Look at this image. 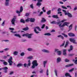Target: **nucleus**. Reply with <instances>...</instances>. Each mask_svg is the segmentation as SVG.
<instances>
[{
    "label": "nucleus",
    "instance_id": "nucleus-1",
    "mask_svg": "<svg viewBox=\"0 0 77 77\" xmlns=\"http://www.w3.org/2000/svg\"><path fill=\"white\" fill-rule=\"evenodd\" d=\"M66 20H64L61 21H59L57 22V24L58 25H59V26L60 28V29L61 30H63V27H65V26H66L67 27H68V25L69 24V22H65L63 24V25H62V23H61V22L62 23H63L65 21H66Z\"/></svg>",
    "mask_w": 77,
    "mask_h": 77
},
{
    "label": "nucleus",
    "instance_id": "nucleus-2",
    "mask_svg": "<svg viewBox=\"0 0 77 77\" xmlns=\"http://www.w3.org/2000/svg\"><path fill=\"white\" fill-rule=\"evenodd\" d=\"M32 68L33 69L35 68V66H37L38 65V64L37 63V60H34L32 61Z\"/></svg>",
    "mask_w": 77,
    "mask_h": 77
},
{
    "label": "nucleus",
    "instance_id": "nucleus-3",
    "mask_svg": "<svg viewBox=\"0 0 77 77\" xmlns=\"http://www.w3.org/2000/svg\"><path fill=\"white\" fill-rule=\"evenodd\" d=\"M33 35V34H29L28 33H27L26 34H24L23 35V36H26V37H27L29 39H31L32 38V36Z\"/></svg>",
    "mask_w": 77,
    "mask_h": 77
},
{
    "label": "nucleus",
    "instance_id": "nucleus-4",
    "mask_svg": "<svg viewBox=\"0 0 77 77\" xmlns=\"http://www.w3.org/2000/svg\"><path fill=\"white\" fill-rule=\"evenodd\" d=\"M12 57H11L10 58L8 59V62L9 63L10 66H12V64L14 63V62L12 61Z\"/></svg>",
    "mask_w": 77,
    "mask_h": 77
},
{
    "label": "nucleus",
    "instance_id": "nucleus-5",
    "mask_svg": "<svg viewBox=\"0 0 77 77\" xmlns=\"http://www.w3.org/2000/svg\"><path fill=\"white\" fill-rule=\"evenodd\" d=\"M28 63L27 64L26 63H25L23 64V66L25 68H26V67L29 68V66H30L31 65V62H30V60H28Z\"/></svg>",
    "mask_w": 77,
    "mask_h": 77
},
{
    "label": "nucleus",
    "instance_id": "nucleus-6",
    "mask_svg": "<svg viewBox=\"0 0 77 77\" xmlns=\"http://www.w3.org/2000/svg\"><path fill=\"white\" fill-rule=\"evenodd\" d=\"M14 17L11 19V24H13V25L15 26V20H16V18H17V16H15Z\"/></svg>",
    "mask_w": 77,
    "mask_h": 77
},
{
    "label": "nucleus",
    "instance_id": "nucleus-7",
    "mask_svg": "<svg viewBox=\"0 0 77 77\" xmlns=\"http://www.w3.org/2000/svg\"><path fill=\"white\" fill-rule=\"evenodd\" d=\"M37 1H38V2L36 4V6H38V8H39L40 6L42 5L41 2H42V0H37Z\"/></svg>",
    "mask_w": 77,
    "mask_h": 77
},
{
    "label": "nucleus",
    "instance_id": "nucleus-8",
    "mask_svg": "<svg viewBox=\"0 0 77 77\" xmlns=\"http://www.w3.org/2000/svg\"><path fill=\"white\" fill-rule=\"evenodd\" d=\"M36 29H38V30L39 31H41V29L39 28V27L38 26H37L34 29V31L35 33H37V34H38V33H39V32L37 31L36 30Z\"/></svg>",
    "mask_w": 77,
    "mask_h": 77
},
{
    "label": "nucleus",
    "instance_id": "nucleus-9",
    "mask_svg": "<svg viewBox=\"0 0 77 77\" xmlns=\"http://www.w3.org/2000/svg\"><path fill=\"white\" fill-rule=\"evenodd\" d=\"M23 6H21L20 11L17 10L16 11V12L17 14H20V12H23Z\"/></svg>",
    "mask_w": 77,
    "mask_h": 77
},
{
    "label": "nucleus",
    "instance_id": "nucleus-10",
    "mask_svg": "<svg viewBox=\"0 0 77 77\" xmlns=\"http://www.w3.org/2000/svg\"><path fill=\"white\" fill-rule=\"evenodd\" d=\"M69 41L70 42H73V44H76L75 38H69Z\"/></svg>",
    "mask_w": 77,
    "mask_h": 77
},
{
    "label": "nucleus",
    "instance_id": "nucleus-11",
    "mask_svg": "<svg viewBox=\"0 0 77 77\" xmlns=\"http://www.w3.org/2000/svg\"><path fill=\"white\" fill-rule=\"evenodd\" d=\"M2 69H3V70H5L4 71V72H5V73H7V72H8L7 70L8 69V68L7 67H5L2 68Z\"/></svg>",
    "mask_w": 77,
    "mask_h": 77
},
{
    "label": "nucleus",
    "instance_id": "nucleus-12",
    "mask_svg": "<svg viewBox=\"0 0 77 77\" xmlns=\"http://www.w3.org/2000/svg\"><path fill=\"white\" fill-rule=\"evenodd\" d=\"M62 61V59L60 57H58L57 59L56 62L57 63H60L61 61Z\"/></svg>",
    "mask_w": 77,
    "mask_h": 77
},
{
    "label": "nucleus",
    "instance_id": "nucleus-13",
    "mask_svg": "<svg viewBox=\"0 0 77 77\" xmlns=\"http://www.w3.org/2000/svg\"><path fill=\"white\" fill-rule=\"evenodd\" d=\"M42 52H43V53H50V51L45 49L42 50Z\"/></svg>",
    "mask_w": 77,
    "mask_h": 77
},
{
    "label": "nucleus",
    "instance_id": "nucleus-14",
    "mask_svg": "<svg viewBox=\"0 0 77 77\" xmlns=\"http://www.w3.org/2000/svg\"><path fill=\"white\" fill-rule=\"evenodd\" d=\"M68 15V17H70V18H72V14L69 13H68L67 14H65V15Z\"/></svg>",
    "mask_w": 77,
    "mask_h": 77
},
{
    "label": "nucleus",
    "instance_id": "nucleus-15",
    "mask_svg": "<svg viewBox=\"0 0 77 77\" xmlns=\"http://www.w3.org/2000/svg\"><path fill=\"white\" fill-rule=\"evenodd\" d=\"M63 55L65 56H66L67 55V54H66V49H64L63 50Z\"/></svg>",
    "mask_w": 77,
    "mask_h": 77
},
{
    "label": "nucleus",
    "instance_id": "nucleus-16",
    "mask_svg": "<svg viewBox=\"0 0 77 77\" xmlns=\"http://www.w3.org/2000/svg\"><path fill=\"white\" fill-rule=\"evenodd\" d=\"M48 62V61L47 60H46L43 61V64L44 65V67H45V65H46V64Z\"/></svg>",
    "mask_w": 77,
    "mask_h": 77
},
{
    "label": "nucleus",
    "instance_id": "nucleus-17",
    "mask_svg": "<svg viewBox=\"0 0 77 77\" xmlns=\"http://www.w3.org/2000/svg\"><path fill=\"white\" fill-rule=\"evenodd\" d=\"M73 50V46L72 45H71L70 46V49H69L68 50L69 52H70L71 51H72Z\"/></svg>",
    "mask_w": 77,
    "mask_h": 77
},
{
    "label": "nucleus",
    "instance_id": "nucleus-18",
    "mask_svg": "<svg viewBox=\"0 0 77 77\" xmlns=\"http://www.w3.org/2000/svg\"><path fill=\"white\" fill-rule=\"evenodd\" d=\"M68 35L69 36L71 37H72L73 36H75V35L73 33H69L68 34Z\"/></svg>",
    "mask_w": 77,
    "mask_h": 77
},
{
    "label": "nucleus",
    "instance_id": "nucleus-19",
    "mask_svg": "<svg viewBox=\"0 0 77 77\" xmlns=\"http://www.w3.org/2000/svg\"><path fill=\"white\" fill-rule=\"evenodd\" d=\"M52 17L53 18H56L57 19L59 18V17H58V15L57 14L56 15H54L52 16Z\"/></svg>",
    "mask_w": 77,
    "mask_h": 77
},
{
    "label": "nucleus",
    "instance_id": "nucleus-20",
    "mask_svg": "<svg viewBox=\"0 0 77 77\" xmlns=\"http://www.w3.org/2000/svg\"><path fill=\"white\" fill-rule=\"evenodd\" d=\"M65 75L66 77H72V76H71L70 74L68 73H66L65 74Z\"/></svg>",
    "mask_w": 77,
    "mask_h": 77
},
{
    "label": "nucleus",
    "instance_id": "nucleus-21",
    "mask_svg": "<svg viewBox=\"0 0 77 77\" xmlns=\"http://www.w3.org/2000/svg\"><path fill=\"white\" fill-rule=\"evenodd\" d=\"M68 44H69V42L67 41L66 42V43L64 46V48H66L67 47H68Z\"/></svg>",
    "mask_w": 77,
    "mask_h": 77
},
{
    "label": "nucleus",
    "instance_id": "nucleus-22",
    "mask_svg": "<svg viewBox=\"0 0 77 77\" xmlns=\"http://www.w3.org/2000/svg\"><path fill=\"white\" fill-rule=\"evenodd\" d=\"M35 19L34 18H31L30 19V21L32 23H34V22H35Z\"/></svg>",
    "mask_w": 77,
    "mask_h": 77
},
{
    "label": "nucleus",
    "instance_id": "nucleus-23",
    "mask_svg": "<svg viewBox=\"0 0 77 77\" xmlns=\"http://www.w3.org/2000/svg\"><path fill=\"white\" fill-rule=\"evenodd\" d=\"M74 65V64H68L67 65L65 66V67H69V66H73Z\"/></svg>",
    "mask_w": 77,
    "mask_h": 77
},
{
    "label": "nucleus",
    "instance_id": "nucleus-24",
    "mask_svg": "<svg viewBox=\"0 0 77 77\" xmlns=\"http://www.w3.org/2000/svg\"><path fill=\"white\" fill-rule=\"evenodd\" d=\"M23 66V64L21 63H19L17 65V67H20V66Z\"/></svg>",
    "mask_w": 77,
    "mask_h": 77
},
{
    "label": "nucleus",
    "instance_id": "nucleus-25",
    "mask_svg": "<svg viewBox=\"0 0 77 77\" xmlns=\"http://www.w3.org/2000/svg\"><path fill=\"white\" fill-rule=\"evenodd\" d=\"M72 24H71L69 27V30H68V32H69L71 29H72Z\"/></svg>",
    "mask_w": 77,
    "mask_h": 77
},
{
    "label": "nucleus",
    "instance_id": "nucleus-26",
    "mask_svg": "<svg viewBox=\"0 0 77 77\" xmlns=\"http://www.w3.org/2000/svg\"><path fill=\"white\" fill-rule=\"evenodd\" d=\"M42 23H44V22H46V20L44 18H42V20H41Z\"/></svg>",
    "mask_w": 77,
    "mask_h": 77
},
{
    "label": "nucleus",
    "instance_id": "nucleus-27",
    "mask_svg": "<svg viewBox=\"0 0 77 77\" xmlns=\"http://www.w3.org/2000/svg\"><path fill=\"white\" fill-rule=\"evenodd\" d=\"M57 37H58V38H60V37L63 40L64 39V37L61 35H58L57 36Z\"/></svg>",
    "mask_w": 77,
    "mask_h": 77
},
{
    "label": "nucleus",
    "instance_id": "nucleus-28",
    "mask_svg": "<svg viewBox=\"0 0 77 77\" xmlns=\"http://www.w3.org/2000/svg\"><path fill=\"white\" fill-rule=\"evenodd\" d=\"M44 35L45 36H50L51 35V34L50 33H47L45 34Z\"/></svg>",
    "mask_w": 77,
    "mask_h": 77
},
{
    "label": "nucleus",
    "instance_id": "nucleus-29",
    "mask_svg": "<svg viewBox=\"0 0 77 77\" xmlns=\"http://www.w3.org/2000/svg\"><path fill=\"white\" fill-rule=\"evenodd\" d=\"M18 52L17 51H15L13 52V54L14 55L16 56V55H17V54H18Z\"/></svg>",
    "mask_w": 77,
    "mask_h": 77
},
{
    "label": "nucleus",
    "instance_id": "nucleus-30",
    "mask_svg": "<svg viewBox=\"0 0 77 77\" xmlns=\"http://www.w3.org/2000/svg\"><path fill=\"white\" fill-rule=\"evenodd\" d=\"M5 5L6 6H8L9 5V2H5Z\"/></svg>",
    "mask_w": 77,
    "mask_h": 77
},
{
    "label": "nucleus",
    "instance_id": "nucleus-31",
    "mask_svg": "<svg viewBox=\"0 0 77 77\" xmlns=\"http://www.w3.org/2000/svg\"><path fill=\"white\" fill-rule=\"evenodd\" d=\"M74 70V68H72V69L69 70V72H72V71H73Z\"/></svg>",
    "mask_w": 77,
    "mask_h": 77
},
{
    "label": "nucleus",
    "instance_id": "nucleus-32",
    "mask_svg": "<svg viewBox=\"0 0 77 77\" xmlns=\"http://www.w3.org/2000/svg\"><path fill=\"white\" fill-rule=\"evenodd\" d=\"M54 72L55 73L56 76H57V70L56 69L54 70Z\"/></svg>",
    "mask_w": 77,
    "mask_h": 77
},
{
    "label": "nucleus",
    "instance_id": "nucleus-33",
    "mask_svg": "<svg viewBox=\"0 0 77 77\" xmlns=\"http://www.w3.org/2000/svg\"><path fill=\"white\" fill-rule=\"evenodd\" d=\"M29 29V27H26L23 29V30H25V31H26V30H28Z\"/></svg>",
    "mask_w": 77,
    "mask_h": 77
},
{
    "label": "nucleus",
    "instance_id": "nucleus-34",
    "mask_svg": "<svg viewBox=\"0 0 77 77\" xmlns=\"http://www.w3.org/2000/svg\"><path fill=\"white\" fill-rule=\"evenodd\" d=\"M14 35V36H15L19 37V38H21V36L20 35V34H15Z\"/></svg>",
    "mask_w": 77,
    "mask_h": 77
},
{
    "label": "nucleus",
    "instance_id": "nucleus-35",
    "mask_svg": "<svg viewBox=\"0 0 77 77\" xmlns=\"http://www.w3.org/2000/svg\"><path fill=\"white\" fill-rule=\"evenodd\" d=\"M14 71H11L10 72L9 75H12V74H14Z\"/></svg>",
    "mask_w": 77,
    "mask_h": 77
},
{
    "label": "nucleus",
    "instance_id": "nucleus-36",
    "mask_svg": "<svg viewBox=\"0 0 77 77\" xmlns=\"http://www.w3.org/2000/svg\"><path fill=\"white\" fill-rule=\"evenodd\" d=\"M20 22L21 23H25V21L23 19L20 20Z\"/></svg>",
    "mask_w": 77,
    "mask_h": 77
},
{
    "label": "nucleus",
    "instance_id": "nucleus-37",
    "mask_svg": "<svg viewBox=\"0 0 77 77\" xmlns=\"http://www.w3.org/2000/svg\"><path fill=\"white\" fill-rule=\"evenodd\" d=\"M59 49H55L54 50L55 52V53H59Z\"/></svg>",
    "mask_w": 77,
    "mask_h": 77
},
{
    "label": "nucleus",
    "instance_id": "nucleus-38",
    "mask_svg": "<svg viewBox=\"0 0 77 77\" xmlns=\"http://www.w3.org/2000/svg\"><path fill=\"white\" fill-rule=\"evenodd\" d=\"M74 54H68V56L69 57L73 56Z\"/></svg>",
    "mask_w": 77,
    "mask_h": 77
},
{
    "label": "nucleus",
    "instance_id": "nucleus-39",
    "mask_svg": "<svg viewBox=\"0 0 77 77\" xmlns=\"http://www.w3.org/2000/svg\"><path fill=\"white\" fill-rule=\"evenodd\" d=\"M62 35H63L65 37V38H67L68 37V35L64 33H62Z\"/></svg>",
    "mask_w": 77,
    "mask_h": 77
},
{
    "label": "nucleus",
    "instance_id": "nucleus-40",
    "mask_svg": "<svg viewBox=\"0 0 77 77\" xmlns=\"http://www.w3.org/2000/svg\"><path fill=\"white\" fill-rule=\"evenodd\" d=\"M47 14L48 15H50L51 14V11L49 10L47 12Z\"/></svg>",
    "mask_w": 77,
    "mask_h": 77
},
{
    "label": "nucleus",
    "instance_id": "nucleus-41",
    "mask_svg": "<svg viewBox=\"0 0 77 77\" xmlns=\"http://www.w3.org/2000/svg\"><path fill=\"white\" fill-rule=\"evenodd\" d=\"M27 59L31 60L32 59H33L32 57H27Z\"/></svg>",
    "mask_w": 77,
    "mask_h": 77
},
{
    "label": "nucleus",
    "instance_id": "nucleus-42",
    "mask_svg": "<svg viewBox=\"0 0 77 77\" xmlns=\"http://www.w3.org/2000/svg\"><path fill=\"white\" fill-rule=\"evenodd\" d=\"M27 50H28V51H32V50H33V49L32 48H29L27 49Z\"/></svg>",
    "mask_w": 77,
    "mask_h": 77
},
{
    "label": "nucleus",
    "instance_id": "nucleus-43",
    "mask_svg": "<svg viewBox=\"0 0 77 77\" xmlns=\"http://www.w3.org/2000/svg\"><path fill=\"white\" fill-rule=\"evenodd\" d=\"M61 8H63V9H67V8L66 7H65L63 6H62Z\"/></svg>",
    "mask_w": 77,
    "mask_h": 77
},
{
    "label": "nucleus",
    "instance_id": "nucleus-44",
    "mask_svg": "<svg viewBox=\"0 0 77 77\" xmlns=\"http://www.w3.org/2000/svg\"><path fill=\"white\" fill-rule=\"evenodd\" d=\"M24 54H25L24 53L22 52L20 54V55L21 56H24Z\"/></svg>",
    "mask_w": 77,
    "mask_h": 77
},
{
    "label": "nucleus",
    "instance_id": "nucleus-45",
    "mask_svg": "<svg viewBox=\"0 0 77 77\" xmlns=\"http://www.w3.org/2000/svg\"><path fill=\"white\" fill-rule=\"evenodd\" d=\"M30 7L32 9H33V4H32L30 5Z\"/></svg>",
    "mask_w": 77,
    "mask_h": 77
},
{
    "label": "nucleus",
    "instance_id": "nucleus-46",
    "mask_svg": "<svg viewBox=\"0 0 77 77\" xmlns=\"http://www.w3.org/2000/svg\"><path fill=\"white\" fill-rule=\"evenodd\" d=\"M30 19L29 18H28L27 19L25 20L26 22H28L30 21Z\"/></svg>",
    "mask_w": 77,
    "mask_h": 77
},
{
    "label": "nucleus",
    "instance_id": "nucleus-47",
    "mask_svg": "<svg viewBox=\"0 0 77 77\" xmlns=\"http://www.w3.org/2000/svg\"><path fill=\"white\" fill-rule=\"evenodd\" d=\"M58 52H57V54L58 55H60V54H61V51H59Z\"/></svg>",
    "mask_w": 77,
    "mask_h": 77
},
{
    "label": "nucleus",
    "instance_id": "nucleus-48",
    "mask_svg": "<svg viewBox=\"0 0 77 77\" xmlns=\"http://www.w3.org/2000/svg\"><path fill=\"white\" fill-rule=\"evenodd\" d=\"M65 61L66 62H69V60L66 59L65 60Z\"/></svg>",
    "mask_w": 77,
    "mask_h": 77
},
{
    "label": "nucleus",
    "instance_id": "nucleus-49",
    "mask_svg": "<svg viewBox=\"0 0 77 77\" xmlns=\"http://www.w3.org/2000/svg\"><path fill=\"white\" fill-rule=\"evenodd\" d=\"M43 14V12L41 11L39 14L38 15V16H39L40 17V16H41V15Z\"/></svg>",
    "mask_w": 77,
    "mask_h": 77
},
{
    "label": "nucleus",
    "instance_id": "nucleus-50",
    "mask_svg": "<svg viewBox=\"0 0 77 77\" xmlns=\"http://www.w3.org/2000/svg\"><path fill=\"white\" fill-rule=\"evenodd\" d=\"M3 63L5 65H8V63L5 61L3 62Z\"/></svg>",
    "mask_w": 77,
    "mask_h": 77
},
{
    "label": "nucleus",
    "instance_id": "nucleus-51",
    "mask_svg": "<svg viewBox=\"0 0 77 77\" xmlns=\"http://www.w3.org/2000/svg\"><path fill=\"white\" fill-rule=\"evenodd\" d=\"M57 9V7H54L52 8V11H53L54 10H55V9Z\"/></svg>",
    "mask_w": 77,
    "mask_h": 77
},
{
    "label": "nucleus",
    "instance_id": "nucleus-52",
    "mask_svg": "<svg viewBox=\"0 0 77 77\" xmlns=\"http://www.w3.org/2000/svg\"><path fill=\"white\" fill-rule=\"evenodd\" d=\"M29 15H30V14L29 13H26L25 16L26 17H29Z\"/></svg>",
    "mask_w": 77,
    "mask_h": 77
},
{
    "label": "nucleus",
    "instance_id": "nucleus-53",
    "mask_svg": "<svg viewBox=\"0 0 77 77\" xmlns=\"http://www.w3.org/2000/svg\"><path fill=\"white\" fill-rule=\"evenodd\" d=\"M39 72L41 74L43 73V69H41V71H40Z\"/></svg>",
    "mask_w": 77,
    "mask_h": 77
},
{
    "label": "nucleus",
    "instance_id": "nucleus-54",
    "mask_svg": "<svg viewBox=\"0 0 77 77\" xmlns=\"http://www.w3.org/2000/svg\"><path fill=\"white\" fill-rule=\"evenodd\" d=\"M62 11H63V12H64L65 13V14H67L68 13H66V10H63Z\"/></svg>",
    "mask_w": 77,
    "mask_h": 77
},
{
    "label": "nucleus",
    "instance_id": "nucleus-55",
    "mask_svg": "<svg viewBox=\"0 0 77 77\" xmlns=\"http://www.w3.org/2000/svg\"><path fill=\"white\" fill-rule=\"evenodd\" d=\"M61 9L60 8H59L57 9V11L58 12H60L61 11Z\"/></svg>",
    "mask_w": 77,
    "mask_h": 77
},
{
    "label": "nucleus",
    "instance_id": "nucleus-56",
    "mask_svg": "<svg viewBox=\"0 0 77 77\" xmlns=\"http://www.w3.org/2000/svg\"><path fill=\"white\" fill-rule=\"evenodd\" d=\"M45 24H44L43 25H42V27H41L42 29H44L45 27Z\"/></svg>",
    "mask_w": 77,
    "mask_h": 77
},
{
    "label": "nucleus",
    "instance_id": "nucleus-57",
    "mask_svg": "<svg viewBox=\"0 0 77 77\" xmlns=\"http://www.w3.org/2000/svg\"><path fill=\"white\" fill-rule=\"evenodd\" d=\"M46 75H48V69H47V72H46Z\"/></svg>",
    "mask_w": 77,
    "mask_h": 77
},
{
    "label": "nucleus",
    "instance_id": "nucleus-58",
    "mask_svg": "<svg viewBox=\"0 0 77 77\" xmlns=\"http://www.w3.org/2000/svg\"><path fill=\"white\" fill-rule=\"evenodd\" d=\"M77 26L75 25V31H77Z\"/></svg>",
    "mask_w": 77,
    "mask_h": 77
},
{
    "label": "nucleus",
    "instance_id": "nucleus-59",
    "mask_svg": "<svg viewBox=\"0 0 77 77\" xmlns=\"http://www.w3.org/2000/svg\"><path fill=\"white\" fill-rule=\"evenodd\" d=\"M9 50V48H6L5 49H4L5 51H8Z\"/></svg>",
    "mask_w": 77,
    "mask_h": 77
},
{
    "label": "nucleus",
    "instance_id": "nucleus-60",
    "mask_svg": "<svg viewBox=\"0 0 77 77\" xmlns=\"http://www.w3.org/2000/svg\"><path fill=\"white\" fill-rule=\"evenodd\" d=\"M67 8H69L70 9H72V8H71V7L69 5H68L67 6Z\"/></svg>",
    "mask_w": 77,
    "mask_h": 77
},
{
    "label": "nucleus",
    "instance_id": "nucleus-61",
    "mask_svg": "<svg viewBox=\"0 0 77 77\" xmlns=\"http://www.w3.org/2000/svg\"><path fill=\"white\" fill-rule=\"evenodd\" d=\"M51 24H56L55 21H53L51 22Z\"/></svg>",
    "mask_w": 77,
    "mask_h": 77
},
{
    "label": "nucleus",
    "instance_id": "nucleus-62",
    "mask_svg": "<svg viewBox=\"0 0 77 77\" xmlns=\"http://www.w3.org/2000/svg\"><path fill=\"white\" fill-rule=\"evenodd\" d=\"M76 10H77V7H75L73 9V11H76Z\"/></svg>",
    "mask_w": 77,
    "mask_h": 77
},
{
    "label": "nucleus",
    "instance_id": "nucleus-63",
    "mask_svg": "<svg viewBox=\"0 0 77 77\" xmlns=\"http://www.w3.org/2000/svg\"><path fill=\"white\" fill-rule=\"evenodd\" d=\"M11 33H17V32H14V31H11Z\"/></svg>",
    "mask_w": 77,
    "mask_h": 77
},
{
    "label": "nucleus",
    "instance_id": "nucleus-64",
    "mask_svg": "<svg viewBox=\"0 0 77 77\" xmlns=\"http://www.w3.org/2000/svg\"><path fill=\"white\" fill-rule=\"evenodd\" d=\"M7 56H4L3 57V58L4 59H6V58H7Z\"/></svg>",
    "mask_w": 77,
    "mask_h": 77
}]
</instances>
